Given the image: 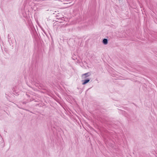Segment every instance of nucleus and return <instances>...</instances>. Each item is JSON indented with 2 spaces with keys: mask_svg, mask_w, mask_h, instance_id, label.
<instances>
[{
  "mask_svg": "<svg viewBox=\"0 0 157 157\" xmlns=\"http://www.w3.org/2000/svg\"><path fill=\"white\" fill-rule=\"evenodd\" d=\"M90 79H89V78H88L85 79L84 80H82V81L83 82L82 83V84L85 85V84H86V83H87L89 82Z\"/></svg>",
  "mask_w": 157,
  "mask_h": 157,
  "instance_id": "obj_1",
  "label": "nucleus"
},
{
  "mask_svg": "<svg viewBox=\"0 0 157 157\" xmlns=\"http://www.w3.org/2000/svg\"><path fill=\"white\" fill-rule=\"evenodd\" d=\"M91 75L90 73V72H88L85 74H82V76H84V78H86L88 76H89Z\"/></svg>",
  "mask_w": 157,
  "mask_h": 157,
  "instance_id": "obj_2",
  "label": "nucleus"
},
{
  "mask_svg": "<svg viewBox=\"0 0 157 157\" xmlns=\"http://www.w3.org/2000/svg\"><path fill=\"white\" fill-rule=\"evenodd\" d=\"M26 95H27V97L28 98H29V99H28V101H30V98L31 97L32 95L31 94H27V93H26ZM33 99V98L32 97V98H31V99ZM30 99H31V98H30Z\"/></svg>",
  "mask_w": 157,
  "mask_h": 157,
  "instance_id": "obj_3",
  "label": "nucleus"
},
{
  "mask_svg": "<svg viewBox=\"0 0 157 157\" xmlns=\"http://www.w3.org/2000/svg\"><path fill=\"white\" fill-rule=\"evenodd\" d=\"M103 42L105 44H106L108 43V40L106 39H104L103 40Z\"/></svg>",
  "mask_w": 157,
  "mask_h": 157,
  "instance_id": "obj_4",
  "label": "nucleus"
},
{
  "mask_svg": "<svg viewBox=\"0 0 157 157\" xmlns=\"http://www.w3.org/2000/svg\"><path fill=\"white\" fill-rule=\"evenodd\" d=\"M38 99H37V100L36 99L34 98H33V99H30V101H34L35 102H38Z\"/></svg>",
  "mask_w": 157,
  "mask_h": 157,
  "instance_id": "obj_5",
  "label": "nucleus"
},
{
  "mask_svg": "<svg viewBox=\"0 0 157 157\" xmlns=\"http://www.w3.org/2000/svg\"><path fill=\"white\" fill-rule=\"evenodd\" d=\"M23 103H25V104H26V102H23Z\"/></svg>",
  "mask_w": 157,
  "mask_h": 157,
  "instance_id": "obj_6",
  "label": "nucleus"
},
{
  "mask_svg": "<svg viewBox=\"0 0 157 157\" xmlns=\"http://www.w3.org/2000/svg\"><path fill=\"white\" fill-rule=\"evenodd\" d=\"M36 105H39V104H37Z\"/></svg>",
  "mask_w": 157,
  "mask_h": 157,
  "instance_id": "obj_7",
  "label": "nucleus"
},
{
  "mask_svg": "<svg viewBox=\"0 0 157 157\" xmlns=\"http://www.w3.org/2000/svg\"><path fill=\"white\" fill-rule=\"evenodd\" d=\"M40 92H42L41 91H40Z\"/></svg>",
  "mask_w": 157,
  "mask_h": 157,
  "instance_id": "obj_8",
  "label": "nucleus"
}]
</instances>
